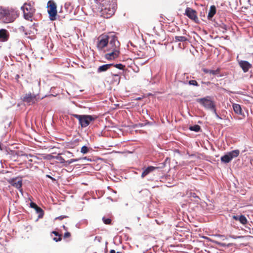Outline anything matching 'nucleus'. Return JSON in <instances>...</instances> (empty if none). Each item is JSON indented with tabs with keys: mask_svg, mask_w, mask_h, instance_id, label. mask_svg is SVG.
<instances>
[{
	"mask_svg": "<svg viewBox=\"0 0 253 253\" xmlns=\"http://www.w3.org/2000/svg\"><path fill=\"white\" fill-rule=\"evenodd\" d=\"M70 236H71V234L69 232H66L64 235V237L65 238H69Z\"/></svg>",
	"mask_w": 253,
	"mask_h": 253,
	"instance_id": "obj_39",
	"label": "nucleus"
},
{
	"mask_svg": "<svg viewBox=\"0 0 253 253\" xmlns=\"http://www.w3.org/2000/svg\"><path fill=\"white\" fill-rule=\"evenodd\" d=\"M216 12V7L214 5L210 6V10L208 15V18L209 20H211L213 16L215 14Z\"/></svg>",
	"mask_w": 253,
	"mask_h": 253,
	"instance_id": "obj_21",
	"label": "nucleus"
},
{
	"mask_svg": "<svg viewBox=\"0 0 253 253\" xmlns=\"http://www.w3.org/2000/svg\"><path fill=\"white\" fill-rule=\"evenodd\" d=\"M113 66L120 70H124L125 68V65H124L122 64H117L115 65L113 64Z\"/></svg>",
	"mask_w": 253,
	"mask_h": 253,
	"instance_id": "obj_31",
	"label": "nucleus"
},
{
	"mask_svg": "<svg viewBox=\"0 0 253 253\" xmlns=\"http://www.w3.org/2000/svg\"><path fill=\"white\" fill-rule=\"evenodd\" d=\"M238 63L244 73L248 72L249 69L252 68V64L247 61L240 60L238 61Z\"/></svg>",
	"mask_w": 253,
	"mask_h": 253,
	"instance_id": "obj_16",
	"label": "nucleus"
},
{
	"mask_svg": "<svg viewBox=\"0 0 253 253\" xmlns=\"http://www.w3.org/2000/svg\"><path fill=\"white\" fill-rule=\"evenodd\" d=\"M37 206H38L37 205V204H35V203L31 202L30 207H31L32 208H33L35 209Z\"/></svg>",
	"mask_w": 253,
	"mask_h": 253,
	"instance_id": "obj_37",
	"label": "nucleus"
},
{
	"mask_svg": "<svg viewBox=\"0 0 253 253\" xmlns=\"http://www.w3.org/2000/svg\"><path fill=\"white\" fill-rule=\"evenodd\" d=\"M120 42L118 40L117 37L115 36H111L109 37V41L107 46V51L110 50H120Z\"/></svg>",
	"mask_w": 253,
	"mask_h": 253,
	"instance_id": "obj_6",
	"label": "nucleus"
},
{
	"mask_svg": "<svg viewBox=\"0 0 253 253\" xmlns=\"http://www.w3.org/2000/svg\"><path fill=\"white\" fill-rule=\"evenodd\" d=\"M101 5L107 8H113L116 10L117 7V0H103Z\"/></svg>",
	"mask_w": 253,
	"mask_h": 253,
	"instance_id": "obj_14",
	"label": "nucleus"
},
{
	"mask_svg": "<svg viewBox=\"0 0 253 253\" xmlns=\"http://www.w3.org/2000/svg\"><path fill=\"white\" fill-rule=\"evenodd\" d=\"M230 237H232V238H234V237H233V236H230Z\"/></svg>",
	"mask_w": 253,
	"mask_h": 253,
	"instance_id": "obj_48",
	"label": "nucleus"
},
{
	"mask_svg": "<svg viewBox=\"0 0 253 253\" xmlns=\"http://www.w3.org/2000/svg\"><path fill=\"white\" fill-rule=\"evenodd\" d=\"M203 71L206 74H210L213 75H218L221 71L220 68H217L216 70H209L206 68H203Z\"/></svg>",
	"mask_w": 253,
	"mask_h": 253,
	"instance_id": "obj_19",
	"label": "nucleus"
},
{
	"mask_svg": "<svg viewBox=\"0 0 253 253\" xmlns=\"http://www.w3.org/2000/svg\"><path fill=\"white\" fill-rule=\"evenodd\" d=\"M117 253H119V252H117Z\"/></svg>",
	"mask_w": 253,
	"mask_h": 253,
	"instance_id": "obj_49",
	"label": "nucleus"
},
{
	"mask_svg": "<svg viewBox=\"0 0 253 253\" xmlns=\"http://www.w3.org/2000/svg\"><path fill=\"white\" fill-rule=\"evenodd\" d=\"M17 17V11L13 8L0 6V21L3 23L12 22Z\"/></svg>",
	"mask_w": 253,
	"mask_h": 253,
	"instance_id": "obj_1",
	"label": "nucleus"
},
{
	"mask_svg": "<svg viewBox=\"0 0 253 253\" xmlns=\"http://www.w3.org/2000/svg\"><path fill=\"white\" fill-rule=\"evenodd\" d=\"M240 154L239 150H233L221 157V161L225 163H229L233 158L237 157Z\"/></svg>",
	"mask_w": 253,
	"mask_h": 253,
	"instance_id": "obj_8",
	"label": "nucleus"
},
{
	"mask_svg": "<svg viewBox=\"0 0 253 253\" xmlns=\"http://www.w3.org/2000/svg\"><path fill=\"white\" fill-rule=\"evenodd\" d=\"M109 36L102 35L98 38L96 46L98 50H101L105 47H107L109 41Z\"/></svg>",
	"mask_w": 253,
	"mask_h": 253,
	"instance_id": "obj_7",
	"label": "nucleus"
},
{
	"mask_svg": "<svg viewBox=\"0 0 253 253\" xmlns=\"http://www.w3.org/2000/svg\"><path fill=\"white\" fill-rule=\"evenodd\" d=\"M111 75L113 77V81L119 84L120 82L121 77L118 74H113L111 73Z\"/></svg>",
	"mask_w": 253,
	"mask_h": 253,
	"instance_id": "obj_25",
	"label": "nucleus"
},
{
	"mask_svg": "<svg viewBox=\"0 0 253 253\" xmlns=\"http://www.w3.org/2000/svg\"><path fill=\"white\" fill-rule=\"evenodd\" d=\"M202 15H203V14H202V12H201V13H200V16H201Z\"/></svg>",
	"mask_w": 253,
	"mask_h": 253,
	"instance_id": "obj_47",
	"label": "nucleus"
},
{
	"mask_svg": "<svg viewBox=\"0 0 253 253\" xmlns=\"http://www.w3.org/2000/svg\"><path fill=\"white\" fill-rule=\"evenodd\" d=\"M216 236L220 238L222 241H224L225 240H226L227 238L224 235L218 234L215 235Z\"/></svg>",
	"mask_w": 253,
	"mask_h": 253,
	"instance_id": "obj_34",
	"label": "nucleus"
},
{
	"mask_svg": "<svg viewBox=\"0 0 253 253\" xmlns=\"http://www.w3.org/2000/svg\"><path fill=\"white\" fill-rule=\"evenodd\" d=\"M113 64H107L100 66L97 69V73H99L103 72H105L110 69L112 66H113Z\"/></svg>",
	"mask_w": 253,
	"mask_h": 253,
	"instance_id": "obj_20",
	"label": "nucleus"
},
{
	"mask_svg": "<svg viewBox=\"0 0 253 253\" xmlns=\"http://www.w3.org/2000/svg\"><path fill=\"white\" fill-rule=\"evenodd\" d=\"M25 156L27 157V159L28 160V162H31L33 161V160L31 159H29L30 157L31 158L32 157V155H28L26 154V155H25Z\"/></svg>",
	"mask_w": 253,
	"mask_h": 253,
	"instance_id": "obj_38",
	"label": "nucleus"
},
{
	"mask_svg": "<svg viewBox=\"0 0 253 253\" xmlns=\"http://www.w3.org/2000/svg\"><path fill=\"white\" fill-rule=\"evenodd\" d=\"M233 109L235 113L238 115H242V111L241 106L238 104H233Z\"/></svg>",
	"mask_w": 253,
	"mask_h": 253,
	"instance_id": "obj_23",
	"label": "nucleus"
},
{
	"mask_svg": "<svg viewBox=\"0 0 253 253\" xmlns=\"http://www.w3.org/2000/svg\"><path fill=\"white\" fill-rule=\"evenodd\" d=\"M160 169V167H154V166H149L145 169H143V172L141 173V177L143 178L146 176L148 175L151 172H153L156 169Z\"/></svg>",
	"mask_w": 253,
	"mask_h": 253,
	"instance_id": "obj_17",
	"label": "nucleus"
},
{
	"mask_svg": "<svg viewBox=\"0 0 253 253\" xmlns=\"http://www.w3.org/2000/svg\"><path fill=\"white\" fill-rule=\"evenodd\" d=\"M21 9L23 12L24 18L29 21H32V17H33L35 12L36 9L34 7V3L32 4L31 2H25Z\"/></svg>",
	"mask_w": 253,
	"mask_h": 253,
	"instance_id": "obj_3",
	"label": "nucleus"
},
{
	"mask_svg": "<svg viewBox=\"0 0 253 253\" xmlns=\"http://www.w3.org/2000/svg\"><path fill=\"white\" fill-rule=\"evenodd\" d=\"M189 129L191 130L194 131L195 132H199L201 129V127L198 125H195L193 126H190Z\"/></svg>",
	"mask_w": 253,
	"mask_h": 253,
	"instance_id": "obj_27",
	"label": "nucleus"
},
{
	"mask_svg": "<svg viewBox=\"0 0 253 253\" xmlns=\"http://www.w3.org/2000/svg\"><path fill=\"white\" fill-rule=\"evenodd\" d=\"M175 39L176 42H186L188 41V39L184 36H175Z\"/></svg>",
	"mask_w": 253,
	"mask_h": 253,
	"instance_id": "obj_26",
	"label": "nucleus"
},
{
	"mask_svg": "<svg viewBox=\"0 0 253 253\" xmlns=\"http://www.w3.org/2000/svg\"><path fill=\"white\" fill-rule=\"evenodd\" d=\"M109 52L105 54V58L109 60H114L117 58L120 53V50H117L116 49L114 50L108 51Z\"/></svg>",
	"mask_w": 253,
	"mask_h": 253,
	"instance_id": "obj_15",
	"label": "nucleus"
},
{
	"mask_svg": "<svg viewBox=\"0 0 253 253\" xmlns=\"http://www.w3.org/2000/svg\"><path fill=\"white\" fill-rule=\"evenodd\" d=\"M67 217V216H60L56 218V219L62 220L63 219Z\"/></svg>",
	"mask_w": 253,
	"mask_h": 253,
	"instance_id": "obj_40",
	"label": "nucleus"
},
{
	"mask_svg": "<svg viewBox=\"0 0 253 253\" xmlns=\"http://www.w3.org/2000/svg\"><path fill=\"white\" fill-rule=\"evenodd\" d=\"M35 210L36 211L37 213L40 214V215L42 214V215L43 214V210L39 207L37 206Z\"/></svg>",
	"mask_w": 253,
	"mask_h": 253,
	"instance_id": "obj_32",
	"label": "nucleus"
},
{
	"mask_svg": "<svg viewBox=\"0 0 253 253\" xmlns=\"http://www.w3.org/2000/svg\"><path fill=\"white\" fill-rule=\"evenodd\" d=\"M202 15H203V14H202V12H201V13H200V16H201Z\"/></svg>",
	"mask_w": 253,
	"mask_h": 253,
	"instance_id": "obj_46",
	"label": "nucleus"
},
{
	"mask_svg": "<svg viewBox=\"0 0 253 253\" xmlns=\"http://www.w3.org/2000/svg\"><path fill=\"white\" fill-rule=\"evenodd\" d=\"M67 153H69V154H72V153H71V152H69V151H67Z\"/></svg>",
	"mask_w": 253,
	"mask_h": 253,
	"instance_id": "obj_45",
	"label": "nucleus"
},
{
	"mask_svg": "<svg viewBox=\"0 0 253 253\" xmlns=\"http://www.w3.org/2000/svg\"><path fill=\"white\" fill-rule=\"evenodd\" d=\"M102 220L104 224H108V225H111L112 222V220L111 218H106L105 217H103L102 218Z\"/></svg>",
	"mask_w": 253,
	"mask_h": 253,
	"instance_id": "obj_28",
	"label": "nucleus"
},
{
	"mask_svg": "<svg viewBox=\"0 0 253 253\" xmlns=\"http://www.w3.org/2000/svg\"><path fill=\"white\" fill-rule=\"evenodd\" d=\"M214 114H215L216 117L218 119H221V118L217 114L216 111V108H215L213 110Z\"/></svg>",
	"mask_w": 253,
	"mask_h": 253,
	"instance_id": "obj_35",
	"label": "nucleus"
},
{
	"mask_svg": "<svg viewBox=\"0 0 253 253\" xmlns=\"http://www.w3.org/2000/svg\"><path fill=\"white\" fill-rule=\"evenodd\" d=\"M212 242L214 243H215V244L218 245L220 246V247H229L232 246L233 245L232 243H229V244H226V243H222V242H220L219 241H217V240H214V241H213Z\"/></svg>",
	"mask_w": 253,
	"mask_h": 253,
	"instance_id": "obj_24",
	"label": "nucleus"
},
{
	"mask_svg": "<svg viewBox=\"0 0 253 253\" xmlns=\"http://www.w3.org/2000/svg\"><path fill=\"white\" fill-rule=\"evenodd\" d=\"M9 38V34L7 31L4 29L0 30V41H7Z\"/></svg>",
	"mask_w": 253,
	"mask_h": 253,
	"instance_id": "obj_18",
	"label": "nucleus"
},
{
	"mask_svg": "<svg viewBox=\"0 0 253 253\" xmlns=\"http://www.w3.org/2000/svg\"><path fill=\"white\" fill-rule=\"evenodd\" d=\"M184 15L187 16L190 19L197 24L200 23L199 19L197 16V11L190 7H187L185 9Z\"/></svg>",
	"mask_w": 253,
	"mask_h": 253,
	"instance_id": "obj_9",
	"label": "nucleus"
},
{
	"mask_svg": "<svg viewBox=\"0 0 253 253\" xmlns=\"http://www.w3.org/2000/svg\"><path fill=\"white\" fill-rule=\"evenodd\" d=\"M52 234H54L56 236H59L58 238H54L53 240L56 242L60 241L61 240V235L59 234V233L56 231H53L52 232Z\"/></svg>",
	"mask_w": 253,
	"mask_h": 253,
	"instance_id": "obj_29",
	"label": "nucleus"
},
{
	"mask_svg": "<svg viewBox=\"0 0 253 253\" xmlns=\"http://www.w3.org/2000/svg\"><path fill=\"white\" fill-rule=\"evenodd\" d=\"M206 84L207 85H209V84H211V82H207Z\"/></svg>",
	"mask_w": 253,
	"mask_h": 253,
	"instance_id": "obj_43",
	"label": "nucleus"
},
{
	"mask_svg": "<svg viewBox=\"0 0 253 253\" xmlns=\"http://www.w3.org/2000/svg\"><path fill=\"white\" fill-rule=\"evenodd\" d=\"M16 78H17V79H18V78H19V75H16Z\"/></svg>",
	"mask_w": 253,
	"mask_h": 253,
	"instance_id": "obj_44",
	"label": "nucleus"
},
{
	"mask_svg": "<svg viewBox=\"0 0 253 253\" xmlns=\"http://www.w3.org/2000/svg\"><path fill=\"white\" fill-rule=\"evenodd\" d=\"M39 99V98H37V95L30 93L25 95L23 101L27 104L31 105L35 103Z\"/></svg>",
	"mask_w": 253,
	"mask_h": 253,
	"instance_id": "obj_11",
	"label": "nucleus"
},
{
	"mask_svg": "<svg viewBox=\"0 0 253 253\" xmlns=\"http://www.w3.org/2000/svg\"><path fill=\"white\" fill-rule=\"evenodd\" d=\"M46 177L50 178L52 180H55V178H53L52 177H51V176H50L49 175H48V174L46 175Z\"/></svg>",
	"mask_w": 253,
	"mask_h": 253,
	"instance_id": "obj_41",
	"label": "nucleus"
},
{
	"mask_svg": "<svg viewBox=\"0 0 253 253\" xmlns=\"http://www.w3.org/2000/svg\"><path fill=\"white\" fill-rule=\"evenodd\" d=\"M233 218L235 220H239L241 223L244 225L246 224L247 222L246 217L243 215H241L240 216L233 215Z\"/></svg>",
	"mask_w": 253,
	"mask_h": 253,
	"instance_id": "obj_22",
	"label": "nucleus"
},
{
	"mask_svg": "<svg viewBox=\"0 0 253 253\" xmlns=\"http://www.w3.org/2000/svg\"><path fill=\"white\" fill-rule=\"evenodd\" d=\"M9 183L13 186L19 189L22 192V189L21 188L22 185V179L21 177H16L11 179L9 181Z\"/></svg>",
	"mask_w": 253,
	"mask_h": 253,
	"instance_id": "obj_12",
	"label": "nucleus"
},
{
	"mask_svg": "<svg viewBox=\"0 0 253 253\" xmlns=\"http://www.w3.org/2000/svg\"><path fill=\"white\" fill-rule=\"evenodd\" d=\"M52 158H55L56 159V160H58L60 161V162L61 163H67L68 165H70L74 162H77L81 159H86V157H85L83 158H79V159H70L69 160H68L67 161H66L64 159L60 156V154H59L57 156H51Z\"/></svg>",
	"mask_w": 253,
	"mask_h": 253,
	"instance_id": "obj_13",
	"label": "nucleus"
},
{
	"mask_svg": "<svg viewBox=\"0 0 253 253\" xmlns=\"http://www.w3.org/2000/svg\"><path fill=\"white\" fill-rule=\"evenodd\" d=\"M89 152V148L86 146H84L81 148V152L84 154H86Z\"/></svg>",
	"mask_w": 253,
	"mask_h": 253,
	"instance_id": "obj_30",
	"label": "nucleus"
},
{
	"mask_svg": "<svg viewBox=\"0 0 253 253\" xmlns=\"http://www.w3.org/2000/svg\"><path fill=\"white\" fill-rule=\"evenodd\" d=\"M70 115L78 120L79 124L82 128L87 127L91 122H93L97 118V117L95 115H78L75 114H70Z\"/></svg>",
	"mask_w": 253,
	"mask_h": 253,
	"instance_id": "obj_2",
	"label": "nucleus"
},
{
	"mask_svg": "<svg viewBox=\"0 0 253 253\" xmlns=\"http://www.w3.org/2000/svg\"><path fill=\"white\" fill-rule=\"evenodd\" d=\"M110 253H116V252H115V250H111V251H110Z\"/></svg>",
	"mask_w": 253,
	"mask_h": 253,
	"instance_id": "obj_42",
	"label": "nucleus"
},
{
	"mask_svg": "<svg viewBox=\"0 0 253 253\" xmlns=\"http://www.w3.org/2000/svg\"><path fill=\"white\" fill-rule=\"evenodd\" d=\"M196 101L207 109L213 110L215 108L214 102L210 99L209 96L198 98Z\"/></svg>",
	"mask_w": 253,
	"mask_h": 253,
	"instance_id": "obj_5",
	"label": "nucleus"
},
{
	"mask_svg": "<svg viewBox=\"0 0 253 253\" xmlns=\"http://www.w3.org/2000/svg\"><path fill=\"white\" fill-rule=\"evenodd\" d=\"M116 10L113 8H107L101 5V16L105 18H108L111 17L115 12Z\"/></svg>",
	"mask_w": 253,
	"mask_h": 253,
	"instance_id": "obj_10",
	"label": "nucleus"
},
{
	"mask_svg": "<svg viewBox=\"0 0 253 253\" xmlns=\"http://www.w3.org/2000/svg\"><path fill=\"white\" fill-rule=\"evenodd\" d=\"M189 196L191 197L199 198L198 196H197L195 193L190 192L189 194Z\"/></svg>",
	"mask_w": 253,
	"mask_h": 253,
	"instance_id": "obj_36",
	"label": "nucleus"
},
{
	"mask_svg": "<svg viewBox=\"0 0 253 253\" xmlns=\"http://www.w3.org/2000/svg\"><path fill=\"white\" fill-rule=\"evenodd\" d=\"M188 84L189 85H194V86H199V84L195 80H190L189 81Z\"/></svg>",
	"mask_w": 253,
	"mask_h": 253,
	"instance_id": "obj_33",
	"label": "nucleus"
},
{
	"mask_svg": "<svg viewBox=\"0 0 253 253\" xmlns=\"http://www.w3.org/2000/svg\"><path fill=\"white\" fill-rule=\"evenodd\" d=\"M47 12L50 20L54 21L56 19L57 15V4L53 0H50L47 3Z\"/></svg>",
	"mask_w": 253,
	"mask_h": 253,
	"instance_id": "obj_4",
	"label": "nucleus"
}]
</instances>
